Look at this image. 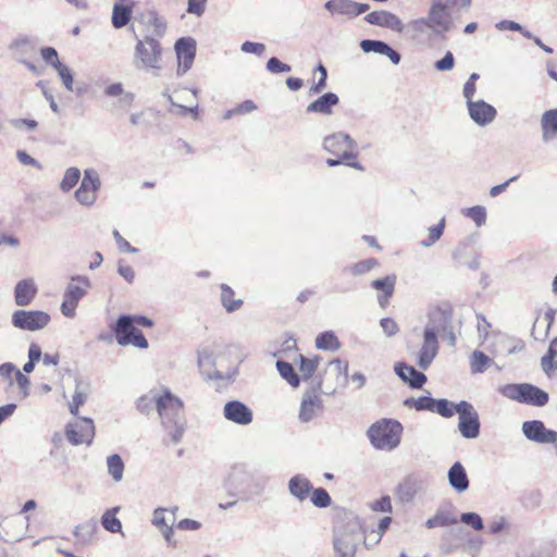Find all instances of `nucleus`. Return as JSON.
Returning a JSON list of instances; mask_svg holds the SVG:
<instances>
[{"mask_svg":"<svg viewBox=\"0 0 557 557\" xmlns=\"http://www.w3.org/2000/svg\"><path fill=\"white\" fill-rule=\"evenodd\" d=\"M396 277L394 275L377 278L372 282V287L376 290H382L383 294L379 296V304L384 307L388 298L393 295L395 288Z\"/></svg>","mask_w":557,"mask_h":557,"instance_id":"35","label":"nucleus"},{"mask_svg":"<svg viewBox=\"0 0 557 557\" xmlns=\"http://www.w3.org/2000/svg\"><path fill=\"white\" fill-rule=\"evenodd\" d=\"M135 0H116L112 9V25L114 28L126 26L132 17Z\"/></svg>","mask_w":557,"mask_h":557,"instance_id":"23","label":"nucleus"},{"mask_svg":"<svg viewBox=\"0 0 557 557\" xmlns=\"http://www.w3.org/2000/svg\"><path fill=\"white\" fill-rule=\"evenodd\" d=\"M100 187L101 181L98 172L95 169H86L74 197L79 205L91 207L97 201Z\"/></svg>","mask_w":557,"mask_h":557,"instance_id":"9","label":"nucleus"},{"mask_svg":"<svg viewBox=\"0 0 557 557\" xmlns=\"http://www.w3.org/2000/svg\"><path fill=\"white\" fill-rule=\"evenodd\" d=\"M175 51L178 60V69L183 73L190 69L196 55V41L190 37L180 38L175 44Z\"/></svg>","mask_w":557,"mask_h":557,"instance_id":"22","label":"nucleus"},{"mask_svg":"<svg viewBox=\"0 0 557 557\" xmlns=\"http://www.w3.org/2000/svg\"><path fill=\"white\" fill-rule=\"evenodd\" d=\"M444 228L445 218H442L438 224L428 228V237L422 239L420 245L425 248L433 246L442 237Z\"/></svg>","mask_w":557,"mask_h":557,"instance_id":"47","label":"nucleus"},{"mask_svg":"<svg viewBox=\"0 0 557 557\" xmlns=\"http://www.w3.org/2000/svg\"><path fill=\"white\" fill-rule=\"evenodd\" d=\"M95 436V425L91 419L78 418L66 426V437L73 445H90Z\"/></svg>","mask_w":557,"mask_h":557,"instance_id":"14","label":"nucleus"},{"mask_svg":"<svg viewBox=\"0 0 557 557\" xmlns=\"http://www.w3.org/2000/svg\"><path fill=\"white\" fill-rule=\"evenodd\" d=\"M373 511L377 512H392V502L389 496H383L380 499L374 500L370 505Z\"/></svg>","mask_w":557,"mask_h":557,"instance_id":"62","label":"nucleus"},{"mask_svg":"<svg viewBox=\"0 0 557 557\" xmlns=\"http://www.w3.org/2000/svg\"><path fill=\"white\" fill-rule=\"evenodd\" d=\"M317 71L320 73L319 81L310 88L312 94H320L326 87L327 72L323 64L317 66Z\"/></svg>","mask_w":557,"mask_h":557,"instance_id":"58","label":"nucleus"},{"mask_svg":"<svg viewBox=\"0 0 557 557\" xmlns=\"http://www.w3.org/2000/svg\"><path fill=\"white\" fill-rule=\"evenodd\" d=\"M161 61L160 44L151 38L138 39L134 52V65L139 70H159Z\"/></svg>","mask_w":557,"mask_h":557,"instance_id":"6","label":"nucleus"},{"mask_svg":"<svg viewBox=\"0 0 557 557\" xmlns=\"http://www.w3.org/2000/svg\"><path fill=\"white\" fill-rule=\"evenodd\" d=\"M438 352L437 335L433 333V329L424 327L423 342L418 356V364L425 370L430 367Z\"/></svg>","mask_w":557,"mask_h":557,"instance_id":"16","label":"nucleus"},{"mask_svg":"<svg viewBox=\"0 0 557 557\" xmlns=\"http://www.w3.org/2000/svg\"><path fill=\"white\" fill-rule=\"evenodd\" d=\"M323 149L342 160L357 161V153L355 152L357 143L347 133L336 132L323 138Z\"/></svg>","mask_w":557,"mask_h":557,"instance_id":"8","label":"nucleus"},{"mask_svg":"<svg viewBox=\"0 0 557 557\" xmlns=\"http://www.w3.org/2000/svg\"><path fill=\"white\" fill-rule=\"evenodd\" d=\"M377 265V262L375 259H368L361 262H358L352 265L351 272L355 275L363 274L369 272L371 269Z\"/></svg>","mask_w":557,"mask_h":557,"instance_id":"63","label":"nucleus"},{"mask_svg":"<svg viewBox=\"0 0 557 557\" xmlns=\"http://www.w3.org/2000/svg\"><path fill=\"white\" fill-rule=\"evenodd\" d=\"M299 371L301 373V376L304 380L310 379L313 373L317 371L319 363H320V357L314 356L312 358L305 357L302 355H299Z\"/></svg>","mask_w":557,"mask_h":557,"instance_id":"42","label":"nucleus"},{"mask_svg":"<svg viewBox=\"0 0 557 557\" xmlns=\"http://www.w3.org/2000/svg\"><path fill=\"white\" fill-rule=\"evenodd\" d=\"M455 66V58L450 51H447L445 55L434 63V67L440 72H446L453 70Z\"/></svg>","mask_w":557,"mask_h":557,"instance_id":"56","label":"nucleus"},{"mask_svg":"<svg viewBox=\"0 0 557 557\" xmlns=\"http://www.w3.org/2000/svg\"><path fill=\"white\" fill-rule=\"evenodd\" d=\"M467 107L470 117L480 126H485L495 120L496 109L483 100L468 101Z\"/></svg>","mask_w":557,"mask_h":557,"instance_id":"20","label":"nucleus"},{"mask_svg":"<svg viewBox=\"0 0 557 557\" xmlns=\"http://www.w3.org/2000/svg\"><path fill=\"white\" fill-rule=\"evenodd\" d=\"M476 320H478L476 329H478L479 338H480L481 343H484L485 341H487L491 324L486 320V318L482 314H478Z\"/></svg>","mask_w":557,"mask_h":557,"instance_id":"57","label":"nucleus"},{"mask_svg":"<svg viewBox=\"0 0 557 557\" xmlns=\"http://www.w3.org/2000/svg\"><path fill=\"white\" fill-rule=\"evenodd\" d=\"M432 412H436L444 418H451L457 413V404L454 405L447 399H435Z\"/></svg>","mask_w":557,"mask_h":557,"instance_id":"48","label":"nucleus"},{"mask_svg":"<svg viewBox=\"0 0 557 557\" xmlns=\"http://www.w3.org/2000/svg\"><path fill=\"white\" fill-rule=\"evenodd\" d=\"M136 330L137 329L134 326V319L131 315H121L116 323L112 326L116 343L120 346H128V337H131Z\"/></svg>","mask_w":557,"mask_h":557,"instance_id":"28","label":"nucleus"},{"mask_svg":"<svg viewBox=\"0 0 557 557\" xmlns=\"http://www.w3.org/2000/svg\"><path fill=\"white\" fill-rule=\"evenodd\" d=\"M221 300L228 312L237 310L243 304L240 299H234V292L227 285L221 286Z\"/></svg>","mask_w":557,"mask_h":557,"instance_id":"46","label":"nucleus"},{"mask_svg":"<svg viewBox=\"0 0 557 557\" xmlns=\"http://www.w3.org/2000/svg\"><path fill=\"white\" fill-rule=\"evenodd\" d=\"M425 486L424 480L419 475H408L397 487L398 499L406 504L413 500V498L423 491Z\"/></svg>","mask_w":557,"mask_h":557,"instance_id":"21","label":"nucleus"},{"mask_svg":"<svg viewBox=\"0 0 557 557\" xmlns=\"http://www.w3.org/2000/svg\"><path fill=\"white\" fill-rule=\"evenodd\" d=\"M54 70L58 72V75L60 77V79L62 81L64 87L72 91L73 90V74H72V71L71 69L63 64V63H58L57 66L54 67Z\"/></svg>","mask_w":557,"mask_h":557,"instance_id":"51","label":"nucleus"},{"mask_svg":"<svg viewBox=\"0 0 557 557\" xmlns=\"http://www.w3.org/2000/svg\"><path fill=\"white\" fill-rule=\"evenodd\" d=\"M450 487L457 493H463L469 488V479L465 467L459 462H455L447 473Z\"/></svg>","mask_w":557,"mask_h":557,"instance_id":"29","label":"nucleus"},{"mask_svg":"<svg viewBox=\"0 0 557 557\" xmlns=\"http://www.w3.org/2000/svg\"><path fill=\"white\" fill-rule=\"evenodd\" d=\"M449 320L450 313L447 310L434 308L429 312V321L425 327L433 329V333L438 335V333L445 330Z\"/></svg>","mask_w":557,"mask_h":557,"instance_id":"34","label":"nucleus"},{"mask_svg":"<svg viewBox=\"0 0 557 557\" xmlns=\"http://www.w3.org/2000/svg\"><path fill=\"white\" fill-rule=\"evenodd\" d=\"M403 425L393 419H382L373 423L368 430L371 444L381 450L391 451L400 443Z\"/></svg>","mask_w":557,"mask_h":557,"instance_id":"4","label":"nucleus"},{"mask_svg":"<svg viewBox=\"0 0 557 557\" xmlns=\"http://www.w3.org/2000/svg\"><path fill=\"white\" fill-rule=\"evenodd\" d=\"M459 414L458 429L465 438H476L480 433L479 416L475 409L468 401L457 404Z\"/></svg>","mask_w":557,"mask_h":557,"instance_id":"13","label":"nucleus"},{"mask_svg":"<svg viewBox=\"0 0 557 557\" xmlns=\"http://www.w3.org/2000/svg\"><path fill=\"white\" fill-rule=\"evenodd\" d=\"M91 286V282L87 276H72L63 293L61 304V312L66 318H74L76 308L82 298H84Z\"/></svg>","mask_w":557,"mask_h":557,"instance_id":"5","label":"nucleus"},{"mask_svg":"<svg viewBox=\"0 0 557 557\" xmlns=\"http://www.w3.org/2000/svg\"><path fill=\"white\" fill-rule=\"evenodd\" d=\"M310 499L315 507L326 508L331 505V497L329 493L322 488H313L310 493Z\"/></svg>","mask_w":557,"mask_h":557,"instance_id":"49","label":"nucleus"},{"mask_svg":"<svg viewBox=\"0 0 557 557\" xmlns=\"http://www.w3.org/2000/svg\"><path fill=\"white\" fill-rule=\"evenodd\" d=\"M16 372H20V370L11 362L0 364V375L3 380L8 381L10 385L13 384Z\"/></svg>","mask_w":557,"mask_h":557,"instance_id":"55","label":"nucleus"},{"mask_svg":"<svg viewBox=\"0 0 557 557\" xmlns=\"http://www.w3.org/2000/svg\"><path fill=\"white\" fill-rule=\"evenodd\" d=\"M81 171L77 168H69L60 182V189L64 193L70 191L79 181Z\"/></svg>","mask_w":557,"mask_h":557,"instance_id":"44","label":"nucleus"},{"mask_svg":"<svg viewBox=\"0 0 557 557\" xmlns=\"http://www.w3.org/2000/svg\"><path fill=\"white\" fill-rule=\"evenodd\" d=\"M524 436L541 444H554L557 442V432L546 429L540 420L525 421L522 424Z\"/></svg>","mask_w":557,"mask_h":557,"instance_id":"15","label":"nucleus"},{"mask_svg":"<svg viewBox=\"0 0 557 557\" xmlns=\"http://www.w3.org/2000/svg\"><path fill=\"white\" fill-rule=\"evenodd\" d=\"M151 400L156 404L161 424L171 442L178 443L185 432L186 419L183 401L168 388L151 393Z\"/></svg>","mask_w":557,"mask_h":557,"instance_id":"2","label":"nucleus"},{"mask_svg":"<svg viewBox=\"0 0 557 557\" xmlns=\"http://www.w3.org/2000/svg\"><path fill=\"white\" fill-rule=\"evenodd\" d=\"M413 37L426 48L433 49L447 40L446 34L454 27V22L447 7L434 2L425 17L413 20L409 24Z\"/></svg>","mask_w":557,"mask_h":557,"instance_id":"1","label":"nucleus"},{"mask_svg":"<svg viewBox=\"0 0 557 557\" xmlns=\"http://www.w3.org/2000/svg\"><path fill=\"white\" fill-rule=\"evenodd\" d=\"M267 70L271 73L289 72L292 69L288 64L281 62L277 58H270L267 62Z\"/></svg>","mask_w":557,"mask_h":557,"instance_id":"61","label":"nucleus"},{"mask_svg":"<svg viewBox=\"0 0 557 557\" xmlns=\"http://www.w3.org/2000/svg\"><path fill=\"white\" fill-rule=\"evenodd\" d=\"M315 346L322 350L335 351L341 344L333 332H323L317 336Z\"/></svg>","mask_w":557,"mask_h":557,"instance_id":"41","label":"nucleus"},{"mask_svg":"<svg viewBox=\"0 0 557 557\" xmlns=\"http://www.w3.org/2000/svg\"><path fill=\"white\" fill-rule=\"evenodd\" d=\"M50 320V315L40 310H16L12 314L13 326L29 332L42 330L49 324Z\"/></svg>","mask_w":557,"mask_h":557,"instance_id":"11","label":"nucleus"},{"mask_svg":"<svg viewBox=\"0 0 557 557\" xmlns=\"http://www.w3.org/2000/svg\"><path fill=\"white\" fill-rule=\"evenodd\" d=\"M460 521L471 527L475 531H481L483 529V520L481 516L476 512H463L460 515Z\"/></svg>","mask_w":557,"mask_h":557,"instance_id":"52","label":"nucleus"},{"mask_svg":"<svg viewBox=\"0 0 557 557\" xmlns=\"http://www.w3.org/2000/svg\"><path fill=\"white\" fill-rule=\"evenodd\" d=\"M319 392L321 391L314 387L304 394L299 410V419L302 422H309L321 410L322 400Z\"/></svg>","mask_w":557,"mask_h":557,"instance_id":"19","label":"nucleus"},{"mask_svg":"<svg viewBox=\"0 0 557 557\" xmlns=\"http://www.w3.org/2000/svg\"><path fill=\"white\" fill-rule=\"evenodd\" d=\"M14 381L18 387L17 397L20 399L27 398L29 396V389H30L29 379L20 371V372H16V377Z\"/></svg>","mask_w":557,"mask_h":557,"instance_id":"53","label":"nucleus"},{"mask_svg":"<svg viewBox=\"0 0 557 557\" xmlns=\"http://www.w3.org/2000/svg\"><path fill=\"white\" fill-rule=\"evenodd\" d=\"M162 95L171 102L173 108L178 110H171V112L180 115H186L187 113H193L195 116L197 115L198 103L196 101V89L189 90L187 88H181L176 89L174 95H172L169 89H165Z\"/></svg>","mask_w":557,"mask_h":557,"instance_id":"12","label":"nucleus"},{"mask_svg":"<svg viewBox=\"0 0 557 557\" xmlns=\"http://www.w3.org/2000/svg\"><path fill=\"white\" fill-rule=\"evenodd\" d=\"M108 473L114 482H121L124 474V462L120 455L113 454L107 458Z\"/></svg>","mask_w":557,"mask_h":557,"instance_id":"39","label":"nucleus"},{"mask_svg":"<svg viewBox=\"0 0 557 557\" xmlns=\"http://www.w3.org/2000/svg\"><path fill=\"white\" fill-rule=\"evenodd\" d=\"M339 103V98L334 92H326L307 106L308 113L332 115L333 109Z\"/></svg>","mask_w":557,"mask_h":557,"instance_id":"26","label":"nucleus"},{"mask_svg":"<svg viewBox=\"0 0 557 557\" xmlns=\"http://www.w3.org/2000/svg\"><path fill=\"white\" fill-rule=\"evenodd\" d=\"M364 20L372 25L388 28L396 33L404 30L403 21L394 13L385 10L374 11L366 15Z\"/></svg>","mask_w":557,"mask_h":557,"instance_id":"18","label":"nucleus"},{"mask_svg":"<svg viewBox=\"0 0 557 557\" xmlns=\"http://www.w3.org/2000/svg\"><path fill=\"white\" fill-rule=\"evenodd\" d=\"M276 369L280 375L287 381L293 387H298L300 384L299 375L295 372L293 366L288 362L278 360L276 361Z\"/></svg>","mask_w":557,"mask_h":557,"instance_id":"40","label":"nucleus"},{"mask_svg":"<svg viewBox=\"0 0 557 557\" xmlns=\"http://www.w3.org/2000/svg\"><path fill=\"white\" fill-rule=\"evenodd\" d=\"M168 510L164 508H157L153 512L152 524L159 529V531L171 527L166 519Z\"/></svg>","mask_w":557,"mask_h":557,"instance_id":"59","label":"nucleus"},{"mask_svg":"<svg viewBox=\"0 0 557 557\" xmlns=\"http://www.w3.org/2000/svg\"><path fill=\"white\" fill-rule=\"evenodd\" d=\"M348 363L341 359L330 361L323 375L317 384V388L326 395L334 394L346 382Z\"/></svg>","mask_w":557,"mask_h":557,"instance_id":"7","label":"nucleus"},{"mask_svg":"<svg viewBox=\"0 0 557 557\" xmlns=\"http://www.w3.org/2000/svg\"><path fill=\"white\" fill-rule=\"evenodd\" d=\"M144 23L153 28V34L157 36H162L166 28L165 21L158 15L154 10H149L144 15Z\"/></svg>","mask_w":557,"mask_h":557,"instance_id":"43","label":"nucleus"},{"mask_svg":"<svg viewBox=\"0 0 557 557\" xmlns=\"http://www.w3.org/2000/svg\"><path fill=\"white\" fill-rule=\"evenodd\" d=\"M542 138L545 143L557 138V109L547 110L541 117Z\"/></svg>","mask_w":557,"mask_h":557,"instance_id":"33","label":"nucleus"},{"mask_svg":"<svg viewBox=\"0 0 557 557\" xmlns=\"http://www.w3.org/2000/svg\"><path fill=\"white\" fill-rule=\"evenodd\" d=\"M198 364L209 375L213 369L222 367L221 349L205 347L198 354Z\"/></svg>","mask_w":557,"mask_h":557,"instance_id":"30","label":"nucleus"},{"mask_svg":"<svg viewBox=\"0 0 557 557\" xmlns=\"http://www.w3.org/2000/svg\"><path fill=\"white\" fill-rule=\"evenodd\" d=\"M362 539L363 532L360 519L354 513H346L334 529L333 548L335 557H355Z\"/></svg>","mask_w":557,"mask_h":557,"instance_id":"3","label":"nucleus"},{"mask_svg":"<svg viewBox=\"0 0 557 557\" xmlns=\"http://www.w3.org/2000/svg\"><path fill=\"white\" fill-rule=\"evenodd\" d=\"M493 363V359L481 350H474L470 356V371L472 374L483 373Z\"/></svg>","mask_w":557,"mask_h":557,"instance_id":"38","label":"nucleus"},{"mask_svg":"<svg viewBox=\"0 0 557 557\" xmlns=\"http://www.w3.org/2000/svg\"><path fill=\"white\" fill-rule=\"evenodd\" d=\"M360 47L362 51L366 53L373 52L386 55L395 65H397L400 62V54L384 41L364 39L360 42Z\"/></svg>","mask_w":557,"mask_h":557,"instance_id":"25","label":"nucleus"},{"mask_svg":"<svg viewBox=\"0 0 557 557\" xmlns=\"http://www.w3.org/2000/svg\"><path fill=\"white\" fill-rule=\"evenodd\" d=\"M224 418L238 425H248L252 422V410L239 400H231L224 405Z\"/></svg>","mask_w":557,"mask_h":557,"instance_id":"17","label":"nucleus"},{"mask_svg":"<svg viewBox=\"0 0 557 557\" xmlns=\"http://www.w3.org/2000/svg\"><path fill=\"white\" fill-rule=\"evenodd\" d=\"M522 389V384H506L498 388V392L512 400L520 403V393Z\"/></svg>","mask_w":557,"mask_h":557,"instance_id":"54","label":"nucleus"},{"mask_svg":"<svg viewBox=\"0 0 557 557\" xmlns=\"http://www.w3.org/2000/svg\"><path fill=\"white\" fill-rule=\"evenodd\" d=\"M380 325L387 337H392L399 332L397 322L391 318L381 319Z\"/></svg>","mask_w":557,"mask_h":557,"instance_id":"60","label":"nucleus"},{"mask_svg":"<svg viewBox=\"0 0 557 557\" xmlns=\"http://www.w3.org/2000/svg\"><path fill=\"white\" fill-rule=\"evenodd\" d=\"M208 0H188L187 12L189 14L201 16L205 13Z\"/></svg>","mask_w":557,"mask_h":557,"instance_id":"64","label":"nucleus"},{"mask_svg":"<svg viewBox=\"0 0 557 557\" xmlns=\"http://www.w3.org/2000/svg\"><path fill=\"white\" fill-rule=\"evenodd\" d=\"M120 507H113L104 511L101 517V524L104 530L111 533H122V522L116 518Z\"/></svg>","mask_w":557,"mask_h":557,"instance_id":"37","label":"nucleus"},{"mask_svg":"<svg viewBox=\"0 0 557 557\" xmlns=\"http://www.w3.org/2000/svg\"><path fill=\"white\" fill-rule=\"evenodd\" d=\"M287 487L289 494L300 503L307 500L312 491V484L302 474L292 476L288 481Z\"/></svg>","mask_w":557,"mask_h":557,"instance_id":"27","label":"nucleus"},{"mask_svg":"<svg viewBox=\"0 0 557 557\" xmlns=\"http://www.w3.org/2000/svg\"><path fill=\"white\" fill-rule=\"evenodd\" d=\"M462 213L470 218L476 226H482L486 222V210L482 206L467 208L462 211Z\"/></svg>","mask_w":557,"mask_h":557,"instance_id":"50","label":"nucleus"},{"mask_svg":"<svg viewBox=\"0 0 557 557\" xmlns=\"http://www.w3.org/2000/svg\"><path fill=\"white\" fill-rule=\"evenodd\" d=\"M324 8L332 15H343L347 17H354L355 2L351 0H329Z\"/></svg>","mask_w":557,"mask_h":557,"instance_id":"36","label":"nucleus"},{"mask_svg":"<svg viewBox=\"0 0 557 557\" xmlns=\"http://www.w3.org/2000/svg\"><path fill=\"white\" fill-rule=\"evenodd\" d=\"M230 480L243 493L259 496L262 494L267 481L255 478V474L245 466L234 467Z\"/></svg>","mask_w":557,"mask_h":557,"instance_id":"10","label":"nucleus"},{"mask_svg":"<svg viewBox=\"0 0 557 557\" xmlns=\"http://www.w3.org/2000/svg\"><path fill=\"white\" fill-rule=\"evenodd\" d=\"M37 294L34 278H24L17 282L14 288V300L20 307L28 306Z\"/></svg>","mask_w":557,"mask_h":557,"instance_id":"24","label":"nucleus"},{"mask_svg":"<svg viewBox=\"0 0 557 557\" xmlns=\"http://www.w3.org/2000/svg\"><path fill=\"white\" fill-rule=\"evenodd\" d=\"M548 401V394L543 389L528 383L522 384L520 403L542 407Z\"/></svg>","mask_w":557,"mask_h":557,"instance_id":"31","label":"nucleus"},{"mask_svg":"<svg viewBox=\"0 0 557 557\" xmlns=\"http://www.w3.org/2000/svg\"><path fill=\"white\" fill-rule=\"evenodd\" d=\"M434 401L435 399L430 396H421L418 398L410 397L404 400V405L408 408H414L418 411L428 410L432 412Z\"/></svg>","mask_w":557,"mask_h":557,"instance_id":"45","label":"nucleus"},{"mask_svg":"<svg viewBox=\"0 0 557 557\" xmlns=\"http://www.w3.org/2000/svg\"><path fill=\"white\" fill-rule=\"evenodd\" d=\"M395 372L404 382L409 383L414 388H420L426 381V376L422 372L405 363L396 364Z\"/></svg>","mask_w":557,"mask_h":557,"instance_id":"32","label":"nucleus"}]
</instances>
